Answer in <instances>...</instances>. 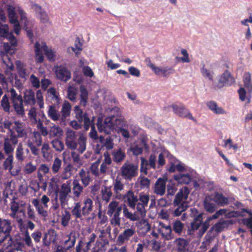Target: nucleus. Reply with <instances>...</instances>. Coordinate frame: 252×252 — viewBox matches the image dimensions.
<instances>
[{
    "label": "nucleus",
    "instance_id": "f257e3e1",
    "mask_svg": "<svg viewBox=\"0 0 252 252\" xmlns=\"http://www.w3.org/2000/svg\"><path fill=\"white\" fill-rule=\"evenodd\" d=\"M7 92L10 93V102L13 110L17 115L21 117L25 114L24 103L25 105L32 106L36 103L35 93L32 89L26 90L23 97L13 88Z\"/></svg>",
    "mask_w": 252,
    "mask_h": 252
},
{
    "label": "nucleus",
    "instance_id": "f03ea898",
    "mask_svg": "<svg viewBox=\"0 0 252 252\" xmlns=\"http://www.w3.org/2000/svg\"><path fill=\"white\" fill-rule=\"evenodd\" d=\"M111 115L105 118L104 122L101 118H98L96 126L100 132L109 134L114 129L115 125L121 124V120L118 117L120 114L119 107H115L111 110Z\"/></svg>",
    "mask_w": 252,
    "mask_h": 252
},
{
    "label": "nucleus",
    "instance_id": "7ed1b4c3",
    "mask_svg": "<svg viewBox=\"0 0 252 252\" xmlns=\"http://www.w3.org/2000/svg\"><path fill=\"white\" fill-rule=\"evenodd\" d=\"M14 124L9 137H10L12 145H15L18 143V138H26L27 136V131L23 123L15 121Z\"/></svg>",
    "mask_w": 252,
    "mask_h": 252
},
{
    "label": "nucleus",
    "instance_id": "20e7f679",
    "mask_svg": "<svg viewBox=\"0 0 252 252\" xmlns=\"http://www.w3.org/2000/svg\"><path fill=\"white\" fill-rule=\"evenodd\" d=\"M121 175L126 181H130L136 177L138 173V166L137 164L126 161L121 167Z\"/></svg>",
    "mask_w": 252,
    "mask_h": 252
},
{
    "label": "nucleus",
    "instance_id": "39448f33",
    "mask_svg": "<svg viewBox=\"0 0 252 252\" xmlns=\"http://www.w3.org/2000/svg\"><path fill=\"white\" fill-rule=\"evenodd\" d=\"M122 207L119 206V203L116 201H111L108 207L107 214L113 217L111 220V223L113 226H119L121 223V218L120 217L121 213Z\"/></svg>",
    "mask_w": 252,
    "mask_h": 252
},
{
    "label": "nucleus",
    "instance_id": "423d86ee",
    "mask_svg": "<svg viewBox=\"0 0 252 252\" xmlns=\"http://www.w3.org/2000/svg\"><path fill=\"white\" fill-rule=\"evenodd\" d=\"M150 200V195L148 193L140 192L138 196V201L136 206V211L141 216L146 214V208Z\"/></svg>",
    "mask_w": 252,
    "mask_h": 252
},
{
    "label": "nucleus",
    "instance_id": "0eeeda50",
    "mask_svg": "<svg viewBox=\"0 0 252 252\" xmlns=\"http://www.w3.org/2000/svg\"><path fill=\"white\" fill-rule=\"evenodd\" d=\"M170 107L172 108L174 113L179 117L187 118L190 120L195 121V119L191 113L182 103L177 102L172 104Z\"/></svg>",
    "mask_w": 252,
    "mask_h": 252
},
{
    "label": "nucleus",
    "instance_id": "6e6552de",
    "mask_svg": "<svg viewBox=\"0 0 252 252\" xmlns=\"http://www.w3.org/2000/svg\"><path fill=\"white\" fill-rule=\"evenodd\" d=\"M70 183L71 181L69 180L63 183L61 186V189L59 192V198L62 206L67 204L69 194L71 192Z\"/></svg>",
    "mask_w": 252,
    "mask_h": 252
},
{
    "label": "nucleus",
    "instance_id": "1a4fd4ad",
    "mask_svg": "<svg viewBox=\"0 0 252 252\" xmlns=\"http://www.w3.org/2000/svg\"><path fill=\"white\" fill-rule=\"evenodd\" d=\"M65 143L68 149L74 150L77 149V135L76 132L68 129L65 133Z\"/></svg>",
    "mask_w": 252,
    "mask_h": 252
},
{
    "label": "nucleus",
    "instance_id": "9d476101",
    "mask_svg": "<svg viewBox=\"0 0 252 252\" xmlns=\"http://www.w3.org/2000/svg\"><path fill=\"white\" fill-rule=\"evenodd\" d=\"M10 245L13 246L17 251H23L25 249V244L23 243V235L22 233H17L13 236H10Z\"/></svg>",
    "mask_w": 252,
    "mask_h": 252
},
{
    "label": "nucleus",
    "instance_id": "9b49d317",
    "mask_svg": "<svg viewBox=\"0 0 252 252\" xmlns=\"http://www.w3.org/2000/svg\"><path fill=\"white\" fill-rule=\"evenodd\" d=\"M189 193V190L187 187H185L183 188L180 189L174 199V205H181L184 203H188L187 200Z\"/></svg>",
    "mask_w": 252,
    "mask_h": 252
},
{
    "label": "nucleus",
    "instance_id": "f8f14e48",
    "mask_svg": "<svg viewBox=\"0 0 252 252\" xmlns=\"http://www.w3.org/2000/svg\"><path fill=\"white\" fill-rule=\"evenodd\" d=\"M55 72L57 78L63 82L67 81L71 77L69 70L63 66H57L55 69Z\"/></svg>",
    "mask_w": 252,
    "mask_h": 252
},
{
    "label": "nucleus",
    "instance_id": "ddd939ff",
    "mask_svg": "<svg viewBox=\"0 0 252 252\" xmlns=\"http://www.w3.org/2000/svg\"><path fill=\"white\" fill-rule=\"evenodd\" d=\"M234 81V79L231 73L228 70H225L220 78L218 84L215 88L220 89L225 86L231 85Z\"/></svg>",
    "mask_w": 252,
    "mask_h": 252
},
{
    "label": "nucleus",
    "instance_id": "4468645a",
    "mask_svg": "<svg viewBox=\"0 0 252 252\" xmlns=\"http://www.w3.org/2000/svg\"><path fill=\"white\" fill-rule=\"evenodd\" d=\"M138 196L132 190H129L124 196V199L129 208L136 210Z\"/></svg>",
    "mask_w": 252,
    "mask_h": 252
},
{
    "label": "nucleus",
    "instance_id": "2eb2a0df",
    "mask_svg": "<svg viewBox=\"0 0 252 252\" xmlns=\"http://www.w3.org/2000/svg\"><path fill=\"white\" fill-rule=\"evenodd\" d=\"M47 100L52 104L57 106L60 103L59 93L57 92L54 87L50 88L47 90Z\"/></svg>",
    "mask_w": 252,
    "mask_h": 252
},
{
    "label": "nucleus",
    "instance_id": "dca6fc26",
    "mask_svg": "<svg viewBox=\"0 0 252 252\" xmlns=\"http://www.w3.org/2000/svg\"><path fill=\"white\" fill-rule=\"evenodd\" d=\"M30 153L29 149H24L23 145L20 143L15 151V158L18 162H22L27 158Z\"/></svg>",
    "mask_w": 252,
    "mask_h": 252
},
{
    "label": "nucleus",
    "instance_id": "f3484780",
    "mask_svg": "<svg viewBox=\"0 0 252 252\" xmlns=\"http://www.w3.org/2000/svg\"><path fill=\"white\" fill-rule=\"evenodd\" d=\"M167 181V178H158L155 185L154 192L159 195H163L164 194L166 190V183Z\"/></svg>",
    "mask_w": 252,
    "mask_h": 252
},
{
    "label": "nucleus",
    "instance_id": "a211bd4d",
    "mask_svg": "<svg viewBox=\"0 0 252 252\" xmlns=\"http://www.w3.org/2000/svg\"><path fill=\"white\" fill-rule=\"evenodd\" d=\"M203 213H201L195 219H193L192 221L190 223V227L188 229L187 233L188 235H193L194 232L199 229L203 221Z\"/></svg>",
    "mask_w": 252,
    "mask_h": 252
},
{
    "label": "nucleus",
    "instance_id": "6ab92c4d",
    "mask_svg": "<svg viewBox=\"0 0 252 252\" xmlns=\"http://www.w3.org/2000/svg\"><path fill=\"white\" fill-rule=\"evenodd\" d=\"M174 244L177 251L187 252L189 250V242L184 238H179L176 239Z\"/></svg>",
    "mask_w": 252,
    "mask_h": 252
},
{
    "label": "nucleus",
    "instance_id": "aec40b11",
    "mask_svg": "<svg viewBox=\"0 0 252 252\" xmlns=\"http://www.w3.org/2000/svg\"><path fill=\"white\" fill-rule=\"evenodd\" d=\"M32 7L36 13L38 14V16L42 23H46L48 22L49 20V16L47 13L42 9L40 5L35 3L32 5Z\"/></svg>",
    "mask_w": 252,
    "mask_h": 252
},
{
    "label": "nucleus",
    "instance_id": "412c9836",
    "mask_svg": "<svg viewBox=\"0 0 252 252\" xmlns=\"http://www.w3.org/2000/svg\"><path fill=\"white\" fill-rule=\"evenodd\" d=\"M79 177L83 186L87 187L92 181L91 175L89 171L82 168L78 173Z\"/></svg>",
    "mask_w": 252,
    "mask_h": 252
},
{
    "label": "nucleus",
    "instance_id": "4be33fe9",
    "mask_svg": "<svg viewBox=\"0 0 252 252\" xmlns=\"http://www.w3.org/2000/svg\"><path fill=\"white\" fill-rule=\"evenodd\" d=\"M71 110V106L70 103L68 101L65 100L61 111V122H65L66 118L70 115Z\"/></svg>",
    "mask_w": 252,
    "mask_h": 252
},
{
    "label": "nucleus",
    "instance_id": "5701e85b",
    "mask_svg": "<svg viewBox=\"0 0 252 252\" xmlns=\"http://www.w3.org/2000/svg\"><path fill=\"white\" fill-rule=\"evenodd\" d=\"M135 231L132 228L126 229L118 237V241L119 243H123L126 241H128L132 236Z\"/></svg>",
    "mask_w": 252,
    "mask_h": 252
},
{
    "label": "nucleus",
    "instance_id": "b1692460",
    "mask_svg": "<svg viewBox=\"0 0 252 252\" xmlns=\"http://www.w3.org/2000/svg\"><path fill=\"white\" fill-rule=\"evenodd\" d=\"M214 201L220 206H224L227 205L229 202V199L225 197L222 193L218 192H215Z\"/></svg>",
    "mask_w": 252,
    "mask_h": 252
},
{
    "label": "nucleus",
    "instance_id": "393cba45",
    "mask_svg": "<svg viewBox=\"0 0 252 252\" xmlns=\"http://www.w3.org/2000/svg\"><path fill=\"white\" fill-rule=\"evenodd\" d=\"M82 208L84 217L88 216L92 211L93 208V200L90 198H87L83 201V205Z\"/></svg>",
    "mask_w": 252,
    "mask_h": 252
},
{
    "label": "nucleus",
    "instance_id": "a878e982",
    "mask_svg": "<svg viewBox=\"0 0 252 252\" xmlns=\"http://www.w3.org/2000/svg\"><path fill=\"white\" fill-rule=\"evenodd\" d=\"M32 203L34 206L39 215L44 217V218L48 216V212L44 210V206L40 203L39 199L34 198L32 200Z\"/></svg>",
    "mask_w": 252,
    "mask_h": 252
},
{
    "label": "nucleus",
    "instance_id": "bb28decb",
    "mask_svg": "<svg viewBox=\"0 0 252 252\" xmlns=\"http://www.w3.org/2000/svg\"><path fill=\"white\" fill-rule=\"evenodd\" d=\"M72 190L74 197L78 198L83 192L84 186H82L78 179H74L72 182Z\"/></svg>",
    "mask_w": 252,
    "mask_h": 252
},
{
    "label": "nucleus",
    "instance_id": "cd10ccee",
    "mask_svg": "<svg viewBox=\"0 0 252 252\" xmlns=\"http://www.w3.org/2000/svg\"><path fill=\"white\" fill-rule=\"evenodd\" d=\"M215 203L213 199L210 197H206L203 203L205 210L210 213L214 212L217 208Z\"/></svg>",
    "mask_w": 252,
    "mask_h": 252
},
{
    "label": "nucleus",
    "instance_id": "c85d7f7f",
    "mask_svg": "<svg viewBox=\"0 0 252 252\" xmlns=\"http://www.w3.org/2000/svg\"><path fill=\"white\" fill-rule=\"evenodd\" d=\"M71 213L73 217L75 219H79L83 220V211H82L81 205L80 202H77L74 203V206L73 207L71 211Z\"/></svg>",
    "mask_w": 252,
    "mask_h": 252
},
{
    "label": "nucleus",
    "instance_id": "c756f323",
    "mask_svg": "<svg viewBox=\"0 0 252 252\" xmlns=\"http://www.w3.org/2000/svg\"><path fill=\"white\" fill-rule=\"evenodd\" d=\"M10 94L8 95L5 94L2 97L0 105L2 110L5 112L9 113L13 111V109H11Z\"/></svg>",
    "mask_w": 252,
    "mask_h": 252
},
{
    "label": "nucleus",
    "instance_id": "7c9ffc66",
    "mask_svg": "<svg viewBox=\"0 0 252 252\" xmlns=\"http://www.w3.org/2000/svg\"><path fill=\"white\" fill-rule=\"evenodd\" d=\"M209 109L216 114H225L226 111L221 107H219L217 103L214 101H210L206 104Z\"/></svg>",
    "mask_w": 252,
    "mask_h": 252
},
{
    "label": "nucleus",
    "instance_id": "2f4dec72",
    "mask_svg": "<svg viewBox=\"0 0 252 252\" xmlns=\"http://www.w3.org/2000/svg\"><path fill=\"white\" fill-rule=\"evenodd\" d=\"M101 198L103 201H104L106 203H108L112 195L111 191V187L108 186H104L102 188L100 191Z\"/></svg>",
    "mask_w": 252,
    "mask_h": 252
},
{
    "label": "nucleus",
    "instance_id": "473e14b6",
    "mask_svg": "<svg viewBox=\"0 0 252 252\" xmlns=\"http://www.w3.org/2000/svg\"><path fill=\"white\" fill-rule=\"evenodd\" d=\"M174 179L181 184H189L191 182L190 176L189 174L179 173L174 175Z\"/></svg>",
    "mask_w": 252,
    "mask_h": 252
},
{
    "label": "nucleus",
    "instance_id": "72a5a7b5",
    "mask_svg": "<svg viewBox=\"0 0 252 252\" xmlns=\"http://www.w3.org/2000/svg\"><path fill=\"white\" fill-rule=\"evenodd\" d=\"M34 49L35 59L36 63H42L44 61V56L41 50V46L38 41H36L34 44Z\"/></svg>",
    "mask_w": 252,
    "mask_h": 252
},
{
    "label": "nucleus",
    "instance_id": "f704fd0d",
    "mask_svg": "<svg viewBox=\"0 0 252 252\" xmlns=\"http://www.w3.org/2000/svg\"><path fill=\"white\" fill-rule=\"evenodd\" d=\"M12 144L10 137L4 138L3 149L4 153L7 156L13 155L14 148Z\"/></svg>",
    "mask_w": 252,
    "mask_h": 252
},
{
    "label": "nucleus",
    "instance_id": "c9c22d12",
    "mask_svg": "<svg viewBox=\"0 0 252 252\" xmlns=\"http://www.w3.org/2000/svg\"><path fill=\"white\" fill-rule=\"evenodd\" d=\"M112 155L113 161L116 163L121 162L124 160L126 157V154L121 148L114 150Z\"/></svg>",
    "mask_w": 252,
    "mask_h": 252
},
{
    "label": "nucleus",
    "instance_id": "e433bc0d",
    "mask_svg": "<svg viewBox=\"0 0 252 252\" xmlns=\"http://www.w3.org/2000/svg\"><path fill=\"white\" fill-rule=\"evenodd\" d=\"M48 115L49 118L54 121H57L58 120H60L61 121V114L56 109V106H49Z\"/></svg>",
    "mask_w": 252,
    "mask_h": 252
},
{
    "label": "nucleus",
    "instance_id": "4c0bfd02",
    "mask_svg": "<svg viewBox=\"0 0 252 252\" xmlns=\"http://www.w3.org/2000/svg\"><path fill=\"white\" fill-rule=\"evenodd\" d=\"M86 141L87 138L83 134L79 135L77 141V146L78 145V147H77V149L81 154H82L86 149Z\"/></svg>",
    "mask_w": 252,
    "mask_h": 252
},
{
    "label": "nucleus",
    "instance_id": "58836bf2",
    "mask_svg": "<svg viewBox=\"0 0 252 252\" xmlns=\"http://www.w3.org/2000/svg\"><path fill=\"white\" fill-rule=\"evenodd\" d=\"M80 90L81 93L80 104L85 107L88 102V92L86 87L83 85L80 86Z\"/></svg>",
    "mask_w": 252,
    "mask_h": 252
},
{
    "label": "nucleus",
    "instance_id": "ea45409f",
    "mask_svg": "<svg viewBox=\"0 0 252 252\" xmlns=\"http://www.w3.org/2000/svg\"><path fill=\"white\" fill-rule=\"evenodd\" d=\"M23 243L25 244V247L27 246L32 249H34V245L31 238L32 236L30 235V233L27 229L23 233Z\"/></svg>",
    "mask_w": 252,
    "mask_h": 252
},
{
    "label": "nucleus",
    "instance_id": "a19ab883",
    "mask_svg": "<svg viewBox=\"0 0 252 252\" xmlns=\"http://www.w3.org/2000/svg\"><path fill=\"white\" fill-rule=\"evenodd\" d=\"M137 182L141 189H148L150 187L151 181L148 178L140 175L138 178Z\"/></svg>",
    "mask_w": 252,
    "mask_h": 252
},
{
    "label": "nucleus",
    "instance_id": "79ce46f5",
    "mask_svg": "<svg viewBox=\"0 0 252 252\" xmlns=\"http://www.w3.org/2000/svg\"><path fill=\"white\" fill-rule=\"evenodd\" d=\"M63 134V129L58 126H52L49 131V134L50 137H59Z\"/></svg>",
    "mask_w": 252,
    "mask_h": 252
},
{
    "label": "nucleus",
    "instance_id": "37998d69",
    "mask_svg": "<svg viewBox=\"0 0 252 252\" xmlns=\"http://www.w3.org/2000/svg\"><path fill=\"white\" fill-rule=\"evenodd\" d=\"M41 48L48 60L54 61L55 59V55L53 51L51 49H49L45 43H43Z\"/></svg>",
    "mask_w": 252,
    "mask_h": 252
},
{
    "label": "nucleus",
    "instance_id": "c03bdc74",
    "mask_svg": "<svg viewBox=\"0 0 252 252\" xmlns=\"http://www.w3.org/2000/svg\"><path fill=\"white\" fill-rule=\"evenodd\" d=\"M16 68L19 76L25 80L26 79L27 74L24 64L20 62H18L16 63Z\"/></svg>",
    "mask_w": 252,
    "mask_h": 252
},
{
    "label": "nucleus",
    "instance_id": "a18cd8bd",
    "mask_svg": "<svg viewBox=\"0 0 252 252\" xmlns=\"http://www.w3.org/2000/svg\"><path fill=\"white\" fill-rule=\"evenodd\" d=\"M228 220H220L211 228V230H215L216 232H220L224 229L225 225L228 224Z\"/></svg>",
    "mask_w": 252,
    "mask_h": 252
},
{
    "label": "nucleus",
    "instance_id": "49530a36",
    "mask_svg": "<svg viewBox=\"0 0 252 252\" xmlns=\"http://www.w3.org/2000/svg\"><path fill=\"white\" fill-rule=\"evenodd\" d=\"M176 208L174 210L172 213L173 216L178 217L182 214V213L184 212L189 207L188 203H184L182 204L179 205H174Z\"/></svg>",
    "mask_w": 252,
    "mask_h": 252
},
{
    "label": "nucleus",
    "instance_id": "de8ad7c7",
    "mask_svg": "<svg viewBox=\"0 0 252 252\" xmlns=\"http://www.w3.org/2000/svg\"><path fill=\"white\" fill-rule=\"evenodd\" d=\"M245 213H250V212L246 209L243 208L240 211H232L228 212L225 215L226 218H230L232 217H244Z\"/></svg>",
    "mask_w": 252,
    "mask_h": 252
},
{
    "label": "nucleus",
    "instance_id": "09e8293b",
    "mask_svg": "<svg viewBox=\"0 0 252 252\" xmlns=\"http://www.w3.org/2000/svg\"><path fill=\"white\" fill-rule=\"evenodd\" d=\"M72 51L74 52L75 56L78 57L82 51V43L80 42V38L77 37L75 40L74 46L71 47Z\"/></svg>",
    "mask_w": 252,
    "mask_h": 252
},
{
    "label": "nucleus",
    "instance_id": "8fccbe9b",
    "mask_svg": "<svg viewBox=\"0 0 252 252\" xmlns=\"http://www.w3.org/2000/svg\"><path fill=\"white\" fill-rule=\"evenodd\" d=\"M71 156L72 159L73 165L77 168H80L83 165V162L80 158V155L76 152H71Z\"/></svg>",
    "mask_w": 252,
    "mask_h": 252
},
{
    "label": "nucleus",
    "instance_id": "3c124183",
    "mask_svg": "<svg viewBox=\"0 0 252 252\" xmlns=\"http://www.w3.org/2000/svg\"><path fill=\"white\" fill-rule=\"evenodd\" d=\"M13 156L9 155L5 159L3 163V167L5 170H8L10 171L13 168Z\"/></svg>",
    "mask_w": 252,
    "mask_h": 252
},
{
    "label": "nucleus",
    "instance_id": "603ef678",
    "mask_svg": "<svg viewBox=\"0 0 252 252\" xmlns=\"http://www.w3.org/2000/svg\"><path fill=\"white\" fill-rule=\"evenodd\" d=\"M51 144L53 148L58 152H62L64 148L63 143L58 138L53 140Z\"/></svg>",
    "mask_w": 252,
    "mask_h": 252
},
{
    "label": "nucleus",
    "instance_id": "864d4df0",
    "mask_svg": "<svg viewBox=\"0 0 252 252\" xmlns=\"http://www.w3.org/2000/svg\"><path fill=\"white\" fill-rule=\"evenodd\" d=\"M73 171V166L68 163L64 168L62 174V178L67 179L70 177Z\"/></svg>",
    "mask_w": 252,
    "mask_h": 252
},
{
    "label": "nucleus",
    "instance_id": "5fc2aeb1",
    "mask_svg": "<svg viewBox=\"0 0 252 252\" xmlns=\"http://www.w3.org/2000/svg\"><path fill=\"white\" fill-rule=\"evenodd\" d=\"M184 224L180 220H176L173 224V230L175 233L181 235L183 228Z\"/></svg>",
    "mask_w": 252,
    "mask_h": 252
},
{
    "label": "nucleus",
    "instance_id": "6e6d98bb",
    "mask_svg": "<svg viewBox=\"0 0 252 252\" xmlns=\"http://www.w3.org/2000/svg\"><path fill=\"white\" fill-rule=\"evenodd\" d=\"M114 190L116 193H118L124 188V184L122 182L121 179L117 178L113 183Z\"/></svg>",
    "mask_w": 252,
    "mask_h": 252
},
{
    "label": "nucleus",
    "instance_id": "4d7b16f0",
    "mask_svg": "<svg viewBox=\"0 0 252 252\" xmlns=\"http://www.w3.org/2000/svg\"><path fill=\"white\" fill-rule=\"evenodd\" d=\"M77 93V89L73 87L69 86L67 90V97L71 101L76 100Z\"/></svg>",
    "mask_w": 252,
    "mask_h": 252
},
{
    "label": "nucleus",
    "instance_id": "13d9d810",
    "mask_svg": "<svg viewBox=\"0 0 252 252\" xmlns=\"http://www.w3.org/2000/svg\"><path fill=\"white\" fill-rule=\"evenodd\" d=\"M2 63L6 67V69L8 71H12L14 69L13 63L10 59L7 56H4L2 57Z\"/></svg>",
    "mask_w": 252,
    "mask_h": 252
},
{
    "label": "nucleus",
    "instance_id": "bf43d9fd",
    "mask_svg": "<svg viewBox=\"0 0 252 252\" xmlns=\"http://www.w3.org/2000/svg\"><path fill=\"white\" fill-rule=\"evenodd\" d=\"M10 33L8 25L0 22V37L6 38Z\"/></svg>",
    "mask_w": 252,
    "mask_h": 252
},
{
    "label": "nucleus",
    "instance_id": "052dcab7",
    "mask_svg": "<svg viewBox=\"0 0 252 252\" xmlns=\"http://www.w3.org/2000/svg\"><path fill=\"white\" fill-rule=\"evenodd\" d=\"M62 160L58 158H55L52 166V170L54 174L58 173L62 165Z\"/></svg>",
    "mask_w": 252,
    "mask_h": 252
},
{
    "label": "nucleus",
    "instance_id": "680f3d73",
    "mask_svg": "<svg viewBox=\"0 0 252 252\" xmlns=\"http://www.w3.org/2000/svg\"><path fill=\"white\" fill-rule=\"evenodd\" d=\"M71 215L69 211H65L64 213L63 214L61 219V224L63 226L68 225L69 221L70 220Z\"/></svg>",
    "mask_w": 252,
    "mask_h": 252
},
{
    "label": "nucleus",
    "instance_id": "e2e57ef3",
    "mask_svg": "<svg viewBox=\"0 0 252 252\" xmlns=\"http://www.w3.org/2000/svg\"><path fill=\"white\" fill-rule=\"evenodd\" d=\"M76 242V238L75 236L71 237L70 235H68V239L65 240L64 242L65 245L66 250H69L75 245Z\"/></svg>",
    "mask_w": 252,
    "mask_h": 252
},
{
    "label": "nucleus",
    "instance_id": "0e129e2a",
    "mask_svg": "<svg viewBox=\"0 0 252 252\" xmlns=\"http://www.w3.org/2000/svg\"><path fill=\"white\" fill-rule=\"evenodd\" d=\"M30 81L32 86L35 89H38L40 86V82L38 77L34 74H32L30 77Z\"/></svg>",
    "mask_w": 252,
    "mask_h": 252
},
{
    "label": "nucleus",
    "instance_id": "69168bd1",
    "mask_svg": "<svg viewBox=\"0 0 252 252\" xmlns=\"http://www.w3.org/2000/svg\"><path fill=\"white\" fill-rule=\"evenodd\" d=\"M148 169L150 168L148 165V160L145 159L144 158H141L140 172L147 175L148 174L147 170Z\"/></svg>",
    "mask_w": 252,
    "mask_h": 252
},
{
    "label": "nucleus",
    "instance_id": "338daca9",
    "mask_svg": "<svg viewBox=\"0 0 252 252\" xmlns=\"http://www.w3.org/2000/svg\"><path fill=\"white\" fill-rule=\"evenodd\" d=\"M33 135V142L37 147L40 146L42 144V138L41 134L39 132L34 131Z\"/></svg>",
    "mask_w": 252,
    "mask_h": 252
},
{
    "label": "nucleus",
    "instance_id": "774afa93",
    "mask_svg": "<svg viewBox=\"0 0 252 252\" xmlns=\"http://www.w3.org/2000/svg\"><path fill=\"white\" fill-rule=\"evenodd\" d=\"M27 145L31 151L32 154L34 156H38L39 155L40 150L31 141L27 142Z\"/></svg>",
    "mask_w": 252,
    "mask_h": 252
}]
</instances>
